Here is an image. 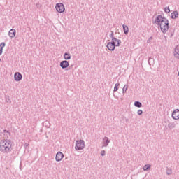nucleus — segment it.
Wrapping results in <instances>:
<instances>
[{"mask_svg":"<svg viewBox=\"0 0 179 179\" xmlns=\"http://www.w3.org/2000/svg\"><path fill=\"white\" fill-rule=\"evenodd\" d=\"M109 37L112 38L111 41H116L117 45H121V40L114 37V31H111V33L109 35Z\"/></svg>","mask_w":179,"mask_h":179,"instance_id":"423d86ee","label":"nucleus"},{"mask_svg":"<svg viewBox=\"0 0 179 179\" xmlns=\"http://www.w3.org/2000/svg\"><path fill=\"white\" fill-rule=\"evenodd\" d=\"M122 27L124 34H128V33H129V29L128 28V26L123 24Z\"/></svg>","mask_w":179,"mask_h":179,"instance_id":"dca6fc26","label":"nucleus"},{"mask_svg":"<svg viewBox=\"0 0 179 179\" xmlns=\"http://www.w3.org/2000/svg\"><path fill=\"white\" fill-rule=\"evenodd\" d=\"M173 36H174V33H172V34H171V37H173Z\"/></svg>","mask_w":179,"mask_h":179,"instance_id":"2f4dec72","label":"nucleus"},{"mask_svg":"<svg viewBox=\"0 0 179 179\" xmlns=\"http://www.w3.org/2000/svg\"><path fill=\"white\" fill-rule=\"evenodd\" d=\"M13 148H12V141L10 140H1L0 141V152L4 155L10 153Z\"/></svg>","mask_w":179,"mask_h":179,"instance_id":"f03ea898","label":"nucleus"},{"mask_svg":"<svg viewBox=\"0 0 179 179\" xmlns=\"http://www.w3.org/2000/svg\"><path fill=\"white\" fill-rule=\"evenodd\" d=\"M59 65L62 69H66L69 66V62L68 60H63L60 62Z\"/></svg>","mask_w":179,"mask_h":179,"instance_id":"6e6552de","label":"nucleus"},{"mask_svg":"<svg viewBox=\"0 0 179 179\" xmlns=\"http://www.w3.org/2000/svg\"><path fill=\"white\" fill-rule=\"evenodd\" d=\"M164 12L166 13H170V8L169 7H165L164 8Z\"/></svg>","mask_w":179,"mask_h":179,"instance_id":"393cba45","label":"nucleus"},{"mask_svg":"<svg viewBox=\"0 0 179 179\" xmlns=\"http://www.w3.org/2000/svg\"><path fill=\"white\" fill-rule=\"evenodd\" d=\"M64 153H62V152H58L56 154V157H55V160L56 162H61V160H62V159H64Z\"/></svg>","mask_w":179,"mask_h":179,"instance_id":"9d476101","label":"nucleus"},{"mask_svg":"<svg viewBox=\"0 0 179 179\" xmlns=\"http://www.w3.org/2000/svg\"><path fill=\"white\" fill-rule=\"evenodd\" d=\"M137 114H138V115H142V114H143V111L142 110L139 109L137 111Z\"/></svg>","mask_w":179,"mask_h":179,"instance_id":"a878e982","label":"nucleus"},{"mask_svg":"<svg viewBox=\"0 0 179 179\" xmlns=\"http://www.w3.org/2000/svg\"><path fill=\"white\" fill-rule=\"evenodd\" d=\"M5 45H6V43L5 42H1L0 43V50L1 51H3V48H5Z\"/></svg>","mask_w":179,"mask_h":179,"instance_id":"412c9836","label":"nucleus"},{"mask_svg":"<svg viewBox=\"0 0 179 179\" xmlns=\"http://www.w3.org/2000/svg\"><path fill=\"white\" fill-rule=\"evenodd\" d=\"M0 62H1V59H0Z\"/></svg>","mask_w":179,"mask_h":179,"instance_id":"72a5a7b5","label":"nucleus"},{"mask_svg":"<svg viewBox=\"0 0 179 179\" xmlns=\"http://www.w3.org/2000/svg\"><path fill=\"white\" fill-rule=\"evenodd\" d=\"M168 127L169 128V129H173V128H176V123H174V122L169 123Z\"/></svg>","mask_w":179,"mask_h":179,"instance_id":"a211bd4d","label":"nucleus"},{"mask_svg":"<svg viewBox=\"0 0 179 179\" xmlns=\"http://www.w3.org/2000/svg\"><path fill=\"white\" fill-rule=\"evenodd\" d=\"M134 106L135 107H138V108H141V107H142V103H141L140 101H135Z\"/></svg>","mask_w":179,"mask_h":179,"instance_id":"6ab92c4d","label":"nucleus"},{"mask_svg":"<svg viewBox=\"0 0 179 179\" xmlns=\"http://www.w3.org/2000/svg\"><path fill=\"white\" fill-rule=\"evenodd\" d=\"M24 148H25V149H26L27 147H29V143H25L24 145Z\"/></svg>","mask_w":179,"mask_h":179,"instance_id":"c85d7f7f","label":"nucleus"},{"mask_svg":"<svg viewBox=\"0 0 179 179\" xmlns=\"http://www.w3.org/2000/svg\"><path fill=\"white\" fill-rule=\"evenodd\" d=\"M106 47L109 51H114L115 50V47H120V45H117V41H111L108 43Z\"/></svg>","mask_w":179,"mask_h":179,"instance_id":"20e7f679","label":"nucleus"},{"mask_svg":"<svg viewBox=\"0 0 179 179\" xmlns=\"http://www.w3.org/2000/svg\"><path fill=\"white\" fill-rule=\"evenodd\" d=\"M118 86H120V83H116L115 85L113 92H117L118 90Z\"/></svg>","mask_w":179,"mask_h":179,"instance_id":"b1692460","label":"nucleus"},{"mask_svg":"<svg viewBox=\"0 0 179 179\" xmlns=\"http://www.w3.org/2000/svg\"><path fill=\"white\" fill-rule=\"evenodd\" d=\"M179 16L178 11L176 10L171 13V19H177Z\"/></svg>","mask_w":179,"mask_h":179,"instance_id":"4468645a","label":"nucleus"},{"mask_svg":"<svg viewBox=\"0 0 179 179\" xmlns=\"http://www.w3.org/2000/svg\"><path fill=\"white\" fill-rule=\"evenodd\" d=\"M72 68H73V65L71 64L69 67V71H71V69H72Z\"/></svg>","mask_w":179,"mask_h":179,"instance_id":"c756f323","label":"nucleus"},{"mask_svg":"<svg viewBox=\"0 0 179 179\" xmlns=\"http://www.w3.org/2000/svg\"><path fill=\"white\" fill-rule=\"evenodd\" d=\"M110 138L108 137L105 136L102 140V148H107L108 145H110Z\"/></svg>","mask_w":179,"mask_h":179,"instance_id":"0eeeda50","label":"nucleus"},{"mask_svg":"<svg viewBox=\"0 0 179 179\" xmlns=\"http://www.w3.org/2000/svg\"><path fill=\"white\" fill-rule=\"evenodd\" d=\"M152 167V165L148 164H145L143 167V170L144 171H148L149 170H150V168Z\"/></svg>","mask_w":179,"mask_h":179,"instance_id":"f3484780","label":"nucleus"},{"mask_svg":"<svg viewBox=\"0 0 179 179\" xmlns=\"http://www.w3.org/2000/svg\"><path fill=\"white\" fill-rule=\"evenodd\" d=\"M172 118L173 120H179V109H176L172 113Z\"/></svg>","mask_w":179,"mask_h":179,"instance_id":"9b49d317","label":"nucleus"},{"mask_svg":"<svg viewBox=\"0 0 179 179\" xmlns=\"http://www.w3.org/2000/svg\"><path fill=\"white\" fill-rule=\"evenodd\" d=\"M8 36L10 38H15V37H16V30L15 29H11L8 31Z\"/></svg>","mask_w":179,"mask_h":179,"instance_id":"f8f14e48","label":"nucleus"},{"mask_svg":"<svg viewBox=\"0 0 179 179\" xmlns=\"http://www.w3.org/2000/svg\"><path fill=\"white\" fill-rule=\"evenodd\" d=\"M101 156H106V151L105 150H101Z\"/></svg>","mask_w":179,"mask_h":179,"instance_id":"cd10ccee","label":"nucleus"},{"mask_svg":"<svg viewBox=\"0 0 179 179\" xmlns=\"http://www.w3.org/2000/svg\"><path fill=\"white\" fill-rule=\"evenodd\" d=\"M172 173H173V171H171V169H166V174H167V176H171Z\"/></svg>","mask_w":179,"mask_h":179,"instance_id":"5701e85b","label":"nucleus"},{"mask_svg":"<svg viewBox=\"0 0 179 179\" xmlns=\"http://www.w3.org/2000/svg\"><path fill=\"white\" fill-rule=\"evenodd\" d=\"M152 40H153V37H152V36L150 37V38L148 39V41H147L148 44H149V43H150V42L152 41Z\"/></svg>","mask_w":179,"mask_h":179,"instance_id":"bb28decb","label":"nucleus"},{"mask_svg":"<svg viewBox=\"0 0 179 179\" xmlns=\"http://www.w3.org/2000/svg\"><path fill=\"white\" fill-rule=\"evenodd\" d=\"M128 85H124L122 89V93H127V90H128Z\"/></svg>","mask_w":179,"mask_h":179,"instance_id":"4be33fe9","label":"nucleus"},{"mask_svg":"<svg viewBox=\"0 0 179 179\" xmlns=\"http://www.w3.org/2000/svg\"><path fill=\"white\" fill-rule=\"evenodd\" d=\"M152 59V58H149V59H148V62H149V61H150Z\"/></svg>","mask_w":179,"mask_h":179,"instance_id":"473e14b6","label":"nucleus"},{"mask_svg":"<svg viewBox=\"0 0 179 179\" xmlns=\"http://www.w3.org/2000/svg\"><path fill=\"white\" fill-rule=\"evenodd\" d=\"M55 9L58 13H64L65 12V6L62 3H57L55 5Z\"/></svg>","mask_w":179,"mask_h":179,"instance_id":"39448f33","label":"nucleus"},{"mask_svg":"<svg viewBox=\"0 0 179 179\" xmlns=\"http://www.w3.org/2000/svg\"><path fill=\"white\" fill-rule=\"evenodd\" d=\"M3 133L6 135V137H5L6 139H8L9 136H10V132H9V131L3 130Z\"/></svg>","mask_w":179,"mask_h":179,"instance_id":"aec40b11","label":"nucleus"},{"mask_svg":"<svg viewBox=\"0 0 179 179\" xmlns=\"http://www.w3.org/2000/svg\"><path fill=\"white\" fill-rule=\"evenodd\" d=\"M173 56L175 57V58H177L178 59H179V45H178L175 48V50L173 52Z\"/></svg>","mask_w":179,"mask_h":179,"instance_id":"ddd939ff","label":"nucleus"},{"mask_svg":"<svg viewBox=\"0 0 179 179\" xmlns=\"http://www.w3.org/2000/svg\"><path fill=\"white\" fill-rule=\"evenodd\" d=\"M3 52V50H0V55H2V53Z\"/></svg>","mask_w":179,"mask_h":179,"instance_id":"7c9ffc66","label":"nucleus"},{"mask_svg":"<svg viewBox=\"0 0 179 179\" xmlns=\"http://www.w3.org/2000/svg\"><path fill=\"white\" fill-rule=\"evenodd\" d=\"M64 59H65V61H68L69 59H71V54H69V52H65L64 54Z\"/></svg>","mask_w":179,"mask_h":179,"instance_id":"2eb2a0df","label":"nucleus"},{"mask_svg":"<svg viewBox=\"0 0 179 179\" xmlns=\"http://www.w3.org/2000/svg\"><path fill=\"white\" fill-rule=\"evenodd\" d=\"M23 76H22V73H20V72H16L14 74V79L15 80V82H20V80L22 79Z\"/></svg>","mask_w":179,"mask_h":179,"instance_id":"1a4fd4ad","label":"nucleus"},{"mask_svg":"<svg viewBox=\"0 0 179 179\" xmlns=\"http://www.w3.org/2000/svg\"><path fill=\"white\" fill-rule=\"evenodd\" d=\"M85 141L83 140H77L76 141V146L75 149L76 150H83L85 149Z\"/></svg>","mask_w":179,"mask_h":179,"instance_id":"7ed1b4c3","label":"nucleus"},{"mask_svg":"<svg viewBox=\"0 0 179 179\" xmlns=\"http://www.w3.org/2000/svg\"><path fill=\"white\" fill-rule=\"evenodd\" d=\"M153 23L159 27L161 31L164 34L169 31V20L162 15H157Z\"/></svg>","mask_w":179,"mask_h":179,"instance_id":"f257e3e1","label":"nucleus"}]
</instances>
